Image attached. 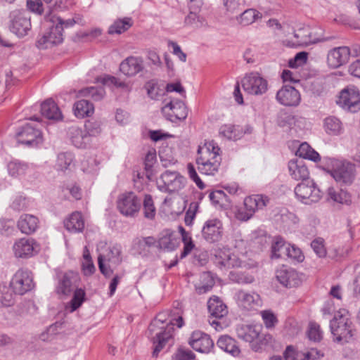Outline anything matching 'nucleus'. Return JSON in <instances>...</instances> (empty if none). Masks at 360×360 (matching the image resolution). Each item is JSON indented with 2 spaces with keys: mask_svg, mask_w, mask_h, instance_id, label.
<instances>
[{
  "mask_svg": "<svg viewBox=\"0 0 360 360\" xmlns=\"http://www.w3.org/2000/svg\"><path fill=\"white\" fill-rule=\"evenodd\" d=\"M133 25V20L131 18L125 17L122 19H117L108 28V34H120L128 30Z\"/></svg>",
  "mask_w": 360,
  "mask_h": 360,
  "instance_id": "39",
  "label": "nucleus"
},
{
  "mask_svg": "<svg viewBox=\"0 0 360 360\" xmlns=\"http://www.w3.org/2000/svg\"><path fill=\"white\" fill-rule=\"evenodd\" d=\"M201 6L202 1H198L197 4H189L188 7L190 12L184 20L186 25L195 27H198L202 25V18L198 15Z\"/></svg>",
  "mask_w": 360,
  "mask_h": 360,
  "instance_id": "35",
  "label": "nucleus"
},
{
  "mask_svg": "<svg viewBox=\"0 0 360 360\" xmlns=\"http://www.w3.org/2000/svg\"><path fill=\"white\" fill-rule=\"evenodd\" d=\"M40 106V112H61L59 107L51 98L45 100L41 103Z\"/></svg>",
  "mask_w": 360,
  "mask_h": 360,
  "instance_id": "61",
  "label": "nucleus"
},
{
  "mask_svg": "<svg viewBox=\"0 0 360 360\" xmlns=\"http://www.w3.org/2000/svg\"><path fill=\"white\" fill-rule=\"evenodd\" d=\"M269 202V198L264 195H252L245 198L243 206L237 209L236 218L242 221H247L252 217L255 212L263 209Z\"/></svg>",
  "mask_w": 360,
  "mask_h": 360,
  "instance_id": "5",
  "label": "nucleus"
},
{
  "mask_svg": "<svg viewBox=\"0 0 360 360\" xmlns=\"http://www.w3.org/2000/svg\"><path fill=\"white\" fill-rule=\"evenodd\" d=\"M209 198L215 206L224 207L231 202V200L224 191L217 190L211 192Z\"/></svg>",
  "mask_w": 360,
  "mask_h": 360,
  "instance_id": "47",
  "label": "nucleus"
},
{
  "mask_svg": "<svg viewBox=\"0 0 360 360\" xmlns=\"http://www.w3.org/2000/svg\"><path fill=\"white\" fill-rule=\"evenodd\" d=\"M177 247V240L174 236V232L170 229L163 230L157 240L156 248L159 250L171 252Z\"/></svg>",
  "mask_w": 360,
  "mask_h": 360,
  "instance_id": "27",
  "label": "nucleus"
},
{
  "mask_svg": "<svg viewBox=\"0 0 360 360\" xmlns=\"http://www.w3.org/2000/svg\"><path fill=\"white\" fill-rule=\"evenodd\" d=\"M259 18H262V14L259 11L255 9L250 8L243 11L237 20L243 26H247L253 23Z\"/></svg>",
  "mask_w": 360,
  "mask_h": 360,
  "instance_id": "46",
  "label": "nucleus"
},
{
  "mask_svg": "<svg viewBox=\"0 0 360 360\" xmlns=\"http://www.w3.org/2000/svg\"><path fill=\"white\" fill-rule=\"evenodd\" d=\"M235 298L238 307L246 311L256 310L262 304L260 295L255 292L239 290Z\"/></svg>",
  "mask_w": 360,
  "mask_h": 360,
  "instance_id": "17",
  "label": "nucleus"
},
{
  "mask_svg": "<svg viewBox=\"0 0 360 360\" xmlns=\"http://www.w3.org/2000/svg\"><path fill=\"white\" fill-rule=\"evenodd\" d=\"M69 134L72 143L78 148H86L91 141L90 136L78 127H71Z\"/></svg>",
  "mask_w": 360,
  "mask_h": 360,
  "instance_id": "31",
  "label": "nucleus"
},
{
  "mask_svg": "<svg viewBox=\"0 0 360 360\" xmlns=\"http://www.w3.org/2000/svg\"><path fill=\"white\" fill-rule=\"evenodd\" d=\"M221 149L214 141H205L203 146H199L196 160H206L221 157Z\"/></svg>",
  "mask_w": 360,
  "mask_h": 360,
  "instance_id": "26",
  "label": "nucleus"
},
{
  "mask_svg": "<svg viewBox=\"0 0 360 360\" xmlns=\"http://www.w3.org/2000/svg\"><path fill=\"white\" fill-rule=\"evenodd\" d=\"M141 205V200L131 191L120 194L117 200V210L125 217H134L139 212Z\"/></svg>",
  "mask_w": 360,
  "mask_h": 360,
  "instance_id": "9",
  "label": "nucleus"
},
{
  "mask_svg": "<svg viewBox=\"0 0 360 360\" xmlns=\"http://www.w3.org/2000/svg\"><path fill=\"white\" fill-rule=\"evenodd\" d=\"M73 292V297L70 301L72 311H75L82 305L85 297V292L82 288L77 287Z\"/></svg>",
  "mask_w": 360,
  "mask_h": 360,
  "instance_id": "55",
  "label": "nucleus"
},
{
  "mask_svg": "<svg viewBox=\"0 0 360 360\" xmlns=\"http://www.w3.org/2000/svg\"><path fill=\"white\" fill-rule=\"evenodd\" d=\"M230 279L239 284H250L255 281L252 275L241 271L231 272Z\"/></svg>",
  "mask_w": 360,
  "mask_h": 360,
  "instance_id": "51",
  "label": "nucleus"
},
{
  "mask_svg": "<svg viewBox=\"0 0 360 360\" xmlns=\"http://www.w3.org/2000/svg\"><path fill=\"white\" fill-rule=\"evenodd\" d=\"M295 122V118L292 114H281L278 119V125L283 128L291 129Z\"/></svg>",
  "mask_w": 360,
  "mask_h": 360,
  "instance_id": "62",
  "label": "nucleus"
},
{
  "mask_svg": "<svg viewBox=\"0 0 360 360\" xmlns=\"http://www.w3.org/2000/svg\"><path fill=\"white\" fill-rule=\"evenodd\" d=\"M30 15L27 11L16 10L11 14V31L19 37L26 36L31 30Z\"/></svg>",
  "mask_w": 360,
  "mask_h": 360,
  "instance_id": "10",
  "label": "nucleus"
},
{
  "mask_svg": "<svg viewBox=\"0 0 360 360\" xmlns=\"http://www.w3.org/2000/svg\"><path fill=\"white\" fill-rule=\"evenodd\" d=\"M80 92L83 96H90L95 101H99V100L102 99L105 93L104 88L103 86L86 87V88L82 89Z\"/></svg>",
  "mask_w": 360,
  "mask_h": 360,
  "instance_id": "52",
  "label": "nucleus"
},
{
  "mask_svg": "<svg viewBox=\"0 0 360 360\" xmlns=\"http://www.w3.org/2000/svg\"><path fill=\"white\" fill-rule=\"evenodd\" d=\"M294 37L298 39L297 43L299 45H308L309 44L328 41L333 39L332 37L326 38H313L311 36V32L307 28L299 29L294 33Z\"/></svg>",
  "mask_w": 360,
  "mask_h": 360,
  "instance_id": "34",
  "label": "nucleus"
},
{
  "mask_svg": "<svg viewBox=\"0 0 360 360\" xmlns=\"http://www.w3.org/2000/svg\"><path fill=\"white\" fill-rule=\"evenodd\" d=\"M144 69V62L141 57L129 56L120 65V70L124 75L134 77Z\"/></svg>",
  "mask_w": 360,
  "mask_h": 360,
  "instance_id": "22",
  "label": "nucleus"
},
{
  "mask_svg": "<svg viewBox=\"0 0 360 360\" xmlns=\"http://www.w3.org/2000/svg\"><path fill=\"white\" fill-rule=\"evenodd\" d=\"M311 247L319 257H324L326 255V250L324 246V240L321 238L314 239L311 243Z\"/></svg>",
  "mask_w": 360,
  "mask_h": 360,
  "instance_id": "60",
  "label": "nucleus"
},
{
  "mask_svg": "<svg viewBox=\"0 0 360 360\" xmlns=\"http://www.w3.org/2000/svg\"><path fill=\"white\" fill-rule=\"evenodd\" d=\"M188 343L193 349L201 353H209L214 347L210 335L200 330L192 333Z\"/></svg>",
  "mask_w": 360,
  "mask_h": 360,
  "instance_id": "18",
  "label": "nucleus"
},
{
  "mask_svg": "<svg viewBox=\"0 0 360 360\" xmlns=\"http://www.w3.org/2000/svg\"><path fill=\"white\" fill-rule=\"evenodd\" d=\"M213 263L221 271L241 266L242 262L229 249H217L214 252Z\"/></svg>",
  "mask_w": 360,
  "mask_h": 360,
  "instance_id": "15",
  "label": "nucleus"
},
{
  "mask_svg": "<svg viewBox=\"0 0 360 360\" xmlns=\"http://www.w3.org/2000/svg\"><path fill=\"white\" fill-rule=\"evenodd\" d=\"M221 158L208 159L207 161L196 160L198 169L200 173L206 175H214L221 165Z\"/></svg>",
  "mask_w": 360,
  "mask_h": 360,
  "instance_id": "33",
  "label": "nucleus"
},
{
  "mask_svg": "<svg viewBox=\"0 0 360 360\" xmlns=\"http://www.w3.org/2000/svg\"><path fill=\"white\" fill-rule=\"evenodd\" d=\"M289 174L295 181H307L309 171L302 160L292 159L288 162Z\"/></svg>",
  "mask_w": 360,
  "mask_h": 360,
  "instance_id": "23",
  "label": "nucleus"
},
{
  "mask_svg": "<svg viewBox=\"0 0 360 360\" xmlns=\"http://www.w3.org/2000/svg\"><path fill=\"white\" fill-rule=\"evenodd\" d=\"M39 219L32 214H25L20 216L18 221V227L25 234H31L38 228Z\"/></svg>",
  "mask_w": 360,
  "mask_h": 360,
  "instance_id": "28",
  "label": "nucleus"
},
{
  "mask_svg": "<svg viewBox=\"0 0 360 360\" xmlns=\"http://www.w3.org/2000/svg\"><path fill=\"white\" fill-rule=\"evenodd\" d=\"M308 337L309 340L314 342H319L322 339V333L318 324L315 323H310L308 330Z\"/></svg>",
  "mask_w": 360,
  "mask_h": 360,
  "instance_id": "63",
  "label": "nucleus"
},
{
  "mask_svg": "<svg viewBox=\"0 0 360 360\" xmlns=\"http://www.w3.org/2000/svg\"><path fill=\"white\" fill-rule=\"evenodd\" d=\"M288 245L281 237H276L271 246V257L277 259L285 257Z\"/></svg>",
  "mask_w": 360,
  "mask_h": 360,
  "instance_id": "43",
  "label": "nucleus"
},
{
  "mask_svg": "<svg viewBox=\"0 0 360 360\" xmlns=\"http://www.w3.org/2000/svg\"><path fill=\"white\" fill-rule=\"evenodd\" d=\"M215 281L210 272H203L200 275V281L195 285V290L198 294H204L211 290L214 285Z\"/></svg>",
  "mask_w": 360,
  "mask_h": 360,
  "instance_id": "40",
  "label": "nucleus"
},
{
  "mask_svg": "<svg viewBox=\"0 0 360 360\" xmlns=\"http://www.w3.org/2000/svg\"><path fill=\"white\" fill-rule=\"evenodd\" d=\"M85 132L91 136H96L101 132V122L94 117H90L85 121Z\"/></svg>",
  "mask_w": 360,
  "mask_h": 360,
  "instance_id": "49",
  "label": "nucleus"
},
{
  "mask_svg": "<svg viewBox=\"0 0 360 360\" xmlns=\"http://www.w3.org/2000/svg\"><path fill=\"white\" fill-rule=\"evenodd\" d=\"M261 316L265 327L268 329L274 328L278 323V321L276 316L271 310L262 311Z\"/></svg>",
  "mask_w": 360,
  "mask_h": 360,
  "instance_id": "54",
  "label": "nucleus"
},
{
  "mask_svg": "<svg viewBox=\"0 0 360 360\" xmlns=\"http://www.w3.org/2000/svg\"><path fill=\"white\" fill-rule=\"evenodd\" d=\"M103 259L115 266L119 265L122 262L120 246L114 245L110 248L106 257L103 256Z\"/></svg>",
  "mask_w": 360,
  "mask_h": 360,
  "instance_id": "50",
  "label": "nucleus"
},
{
  "mask_svg": "<svg viewBox=\"0 0 360 360\" xmlns=\"http://www.w3.org/2000/svg\"><path fill=\"white\" fill-rule=\"evenodd\" d=\"M164 316L163 314H159L148 326V333L154 345L153 356H158L166 344L173 339L174 323L165 321Z\"/></svg>",
  "mask_w": 360,
  "mask_h": 360,
  "instance_id": "2",
  "label": "nucleus"
},
{
  "mask_svg": "<svg viewBox=\"0 0 360 360\" xmlns=\"http://www.w3.org/2000/svg\"><path fill=\"white\" fill-rule=\"evenodd\" d=\"M351 250L352 248L350 247H333L329 250V256L333 259L340 260L341 259L347 256Z\"/></svg>",
  "mask_w": 360,
  "mask_h": 360,
  "instance_id": "56",
  "label": "nucleus"
},
{
  "mask_svg": "<svg viewBox=\"0 0 360 360\" xmlns=\"http://www.w3.org/2000/svg\"><path fill=\"white\" fill-rule=\"evenodd\" d=\"M195 358V354L189 349L180 347L174 354L175 360H193Z\"/></svg>",
  "mask_w": 360,
  "mask_h": 360,
  "instance_id": "64",
  "label": "nucleus"
},
{
  "mask_svg": "<svg viewBox=\"0 0 360 360\" xmlns=\"http://www.w3.org/2000/svg\"><path fill=\"white\" fill-rule=\"evenodd\" d=\"M302 356L303 352L292 345L288 346L283 352L285 360H302Z\"/></svg>",
  "mask_w": 360,
  "mask_h": 360,
  "instance_id": "58",
  "label": "nucleus"
},
{
  "mask_svg": "<svg viewBox=\"0 0 360 360\" xmlns=\"http://www.w3.org/2000/svg\"><path fill=\"white\" fill-rule=\"evenodd\" d=\"M237 337L247 342H252L259 338V332L255 326L239 325L236 327Z\"/></svg>",
  "mask_w": 360,
  "mask_h": 360,
  "instance_id": "32",
  "label": "nucleus"
},
{
  "mask_svg": "<svg viewBox=\"0 0 360 360\" xmlns=\"http://www.w3.org/2000/svg\"><path fill=\"white\" fill-rule=\"evenodd\" d=\"M65 229L71 233H79L84 229V221L81 212H72L65 221Z\"/></svg>",
  "mask_w": 360,
  "mask_h": 360,
  "instance_id": "30",
  "label": "nucleus"
},
{
  "mask_svg": "<svg viewBox=\"0 0 360 360\" xmlns=\"http://www.w3.org/2000/svg\"><path fill=\"white\" fill-rule=\"evenodd\" d=\"M207 308L212 318L221 319L228 314L226 305L217 296L210 298Z\"/></svg>",
  "mask_w": 360,
  "mask_h": 360,
  "instance_id": "29",
  "label": "nucleus"
},
{
  "mask_svg": "<svg viewBox=\"0 0 360 360\" xmlns=\"http://www.w3.org/2000/svg\"><path fill=\"white\" fill-rule=\"evenodd\" d=\"M328 164L331 168L330 175L340 184L349 186L355 179V165L345 160L330 159Z\"/></svg>",
  "mask_w": 360,
  "mask_h": 360,
  "instance_id": "4",
  "label": "nucleus"
},
{
  "mask_svg": "<svg viewBox=\"0 0 360 360\" xmlns=\"http://www.w3.org/2000/svg\"><path fill=\"white\" fill-rule=\"evenodd\" d=\"M186 183V178L179 172L167 170L157 181V187L162 192L172 193L181 190Z\"/></svg>",
  "mask_w": 360,
  "mask_h": 360,
  "instance_id": "6",
  "label": "nucleus"
},
{
  "mask_svg": "<svg viewBox=\"0 0 360 360\" xmlns=\"http://www.w3.org/2000/svg\"><path fill=\"white\" fill-rule=\"evenodd\" d=\"M52 24L49 26L48 29L39 37L36 46L39 49H46L54 45L59 44L63 42V26Z\"/></svg>",
  "mask_w": 360,
  "mask_h": 360,
  "instance_id": "11",
  "label": "nucleus"
},
{
  "mask_svg": "<svg viewBox=\"0 0 360 360\" xmlns=\"http://www.w3.org/2000/svg\"><path fill=\"white\" fill-rule=\"evenodd\" d=\"M296 155L314 162H318L321 159L319 154L306 142L300 144Z\"/></svg>",
  "mask_w": 360,
  "mask_h": 360,
  "instance_id": "41",
  "label": "nucleus"
},
{
  "mask_svg": "<svg viewBox=\"0 0 360 360\" xmlns=\"http://www.w3.org/2000/svg\"><path fill=\"white\" fill-rule=\"evenodd\" d=\"M143 205L144 217L149 219H153L155 216L156 210L151 195H145Z\"/></svg>",
  "mask_w": 360,
  "mask_h": 360,
  "instance_id": "53",
  "label": "nucleus"
},
{
  "mask_svg": "<svg viewBox=\"0 0 360 360\" xmlns=\"http://www.w3.org/2000/svg\"><path fill=\"white\" fill-rule=\"evenodd\" d=\"M14 304V296L11 288L0 285V307H10Z\"/></svg>",
  "mask_w": 360,
  "mask_h": 360,
  "instance_id": "48",
  "label": "nucleus"
},
{
  "mask_svg": "<svg viewBox=\"0 0 360 360\" xmlns=\"http://www.w3.org/2000/svg\"><path fill=\"white\" fill-rule=\"evenodd\" d=\"M28 165L27 163L18 160H13L7 165L8 174L14 177L25 174Z\"/></svg>",
  "mask_w": 360,
  "mask_h": 360,
  "instance_id": "45",
  "label": "nucleus"
},
{
  "mask_svg": "<svg viewBox=\"0 0 360 360\" xmlns=\"http://www.w3.org/2000/svg\"><path fill=\"white\" fill-rule=\"evenodd\" d=\"M276 277L281 285L287 288L298 286L301 283V279L297 272L292 268L287 266H282L277 269Z\"/></svg>",
  "mask_w": 360,
  "mask_h": 360,
  "instance_id": "20",
  "label": "nucleus"
},
{
  "mask_svg": "<svg viewBox=\"0 0 360 360\" xmlns=\"http://www.w3.org/2000/svg\"><path fill=\"white\" fill-rule=\"evenodd\" d=\"M217 345L222 350L233 355H237L240 352L234 340L228 335L221 336L217 340Z\"/></svg>",
  "mask_w": 360,
  "mask_h": 360,
  "instance_id": "42",
  "label": "nucleus"
},
{
  "mask_svg": "<svg viewBox=\"0 0 360 360\" xmlns=\"http://www.w3.org/2000/svg\"><path fill=\"white\" fill-rule=\"evenodd\" d=\"M330 328L335 341L338 342H349L354 335L352 323L345 309L335 314L330 321Z\"/></svg>",
  "mask_w": 360,
  "mask_h": 360,
  "instance_id": "3",
  "label": "nucleus"
},
{
  "mask_svg": "<svg viewBox=\"0 0 360 360\" xmlns=\"http://www.w3.org/2000/svg\"><path fill=\"white\" fill-rule=\"evenodd\" d=\"M294 192L297 199L306 205L317 202L322 197L321 190L313 180L298 184L295 186Z\"/></svg>",
  "mask_w": 360,
  "mask_h": 360,
  "instance_id": "7",
  "label": "nucleus"
},
{
  "mask_svg": "<svg viewBox=\"0 0 360 360\" xmlns=\"http://www.w3.org/2000/svg\"><path fill=\"white\" fill-rule=\"evenodd\" d=\"M277 101L285 106H297L300 101V94L295 87L284 85L276 94Z\"/></svg>",
  "mask_w": 360,
  "mask_h": 360,
  "instance_id": "21",
  "label": "nucleus"
},
{
  "mask_svg": "<svg viewBox=\"0 0 360 360\" xmlns=\"http://www.w3.org/2000/svg\"><path fill=\"white\" fill-rule=\"evenodd\" d=\"M244 0H224L223 4L228 13L234 14L241 10Z\"/></svg>",
  "mask_w": 360,
  "mask_h": 360,
  "instance_id": "57",
  "label": "nucleus"
},
{
  "mask_svg": "<svg viewBox=\"0 0 360 360\" xmlns=\"http://www.w3.org/2000/svg\"><path fill=\"white\" fill-rule=\"evenodd\" d=\"M328 200L342 205H349L352 202L350 194L342 189H335L330 187L328 189Z\"/></svg>",
  "mask_w": 360,
  "mask_h": 360,
  "instance_id": "37",
  "label": "nucleus"
},
{
  "mask_svg": "<svg viewBox=\"0 0 360 360\" xmlns=\"http://www.w3.org/2000/svg\"><path fill=\"white\" fill-rule=\"evenodd\" d=\"M350 55L351 51L348 46L333 48L328 53V65L332 68H338L348 62Z\"/></svg>",
  "mask_w": 360,
  "mask_h": 360,
  "instance_id": "19",
  "label": "nucleus"
},
{
  "mask_svg": "<svg viewBox=\"0 0 360 360\" xmlns=\"http://www.w3.org/2000/svg\"><path fill=\"white\" fill-rule=\"evenodd\" d=\"M157 240L153 236L136 238L133 241V248L139 253L146 251L147 248L156 247Z\"/></svg>",
  "mask_w": 360,
  "mask_h": 360,
  "instance_id": "44",
  "label": "nucleus"
},
{
  "mask_svg": "<svg viewBox=\"0 0 360 360\" xmlns=\"http://www.w3.org/2000/svg\"><path fill=\"white\" fill-rule=\"evenodd\" d=\"M74 112H94V107L90 101L82 99L74 104Z\"/></svg>",
  "mask_w": 360,
  "mask_h": 360,
  "instance_id": "59",
  "label": "nucleus"
},
{
  "mask_svg": "<svg viewBox=\"0 0 360 360\" xmlns=\"http://www.w3.org/2000/svg\"><path fill=\"white\" fill-rule=\"evenodd\" d=\"M252 128L248 125L244 129L240 125L224 124L219 129V134L229 140L236 141L243 137L245 134L252 132Z\"/></svg>",
  "mask_w": 360,
  "mask_h": 360,
  "instance_id": "25",
  "label": "nucleus"
},
{
  "mask_svg": "<svg viewBox=\"0 0 360 360\" xmlns=\"http://www.w3.org/2000/svg\"><path fill=\"white\" fill-rule=\"evenodd\" d=\"M57 279L56 292L59 295H70L79 285V276L72 271L58 272Z\"/></svg>",
  "mask_w": 360,
  "mask_h": 360,
  "instance_id": "13",
  "label": "nucleus"
},
{
  "mask_svg": "<svg viewBox=\"0 0 360 360\" xmlns=\"http://www.w3.org/2000/svg\"><path fill=\"white\" fill-rule=\"evenodd\" d=\"M241 85L243 90L250 95H262L268 89L267 81L257 72L246 75L241 80Z\"/></svg>",
  "mask_w": 360,
  "mask_h": 360,
  "instance_id": "12",
  "label": "nucleus"
},
{
  "mask_svg": "<svg viewBox=\"0 0 360 360\" xmlns=\"http://www.w3.org/2000/svg\"><path fill=\"white\" fill-rule=\"evenodd\" d=\"M201 233L202 237L207 243L219 242L224 235L223 224L219 219H210L205 222Z\"/></svg>",
  "mask_w": 360,
  "mask_h": 360,
  "instance_id": "16",
  "label": "nucleus"
},
{
  "mask_svg": "<svg viewBox=\"0 0 360 360\" xmlns=\"http://www.w3.org/2000/svg\"><path fill=\"white\" fill-rule=\"evenodd\" d=\"M53 122L61 121L63 119V114H39L34 115L30 118V121H35L37 123L33 125L32 123H26L17 132L18 141L22 144L36 147L43 142L42 133L39 125H41L44 120Z\"/></svg>",
  "mask_w": 360,
  "mask_h": 360,
  "instance_id": "1",
  "label": "nucleus"
},
{
  "mask_svg": "<svg viewBox=\"0 0 360 360\" xmlns=\"http://www.w3.org/2000/svg\"><path fill=\"white\" fill-rule=\"evenodd\" d=\"M11 287L15 294L24 295L34 287L33 277L27 269H19L12 278Z\"/></svg>",
  "mask_w": 360,
  "mask_h": 360,
  "instance_id": "14",
  "label": "nucleus"
},
{
  "mask_svg": "<svg viewBox=\"0 0 360 360\" xmlns=\"http://www.w3.org/2000/svg\"><path fill=\"white\" fill-rule=\"evenodd\" d=\"M324 129L329 135L338 136L343 131L341 121L335 116H329L324 120Z\"/></svg>",
  "mask_w": 360,
  "mask_h": 360,
  "instance_id": "38",
  "label": "nucleus"
},
{
  "mask_svg": "<svg viewBox=\"0 0 360 360\" xmlns=\"http://www.w3.org/2000/svg\"><path fill=\"white\" fill-rule=\"evenodd\" d=\"M336 104L344 110L357 112L360 110V91L355 87L342 89L337 96Z\"/></svg>",
  "mask_w": 360,
  "mask_h": 360,
  "instance_id": "8",
  "label": "nucleus"
},
{
  "mask_svg": "<svg viewBox=\"0 0 360 360\" xmlns=\"http://www.w3.org/2000/svg\"><path fill=\"white\" fill-rule=\"evenodd\" d=\"M13 249L16 257H30L35 252V242L31 238H20L14 243Z\"/></svg>",
  "mask_w": 360,
  "mask_h": 360,
  "instance_id": "24",
  "label": "nucleus"
},
{
  "mask_svg": "<svg viewBox=\"0 0 360 360\" xmlns=\"http://www.w3.org/2000/svg\"><path fill=\"white\" fill-rule=\"evenodd\" d=\"M75 167V156L70 152L60 153L58 155L56 168L58 171H70Z\"/></svg>",
  "mask_w": 360,
  "mask_h": 360,
  "instance_id": "36",
  "label": "nucleus"
}]
</instances>
